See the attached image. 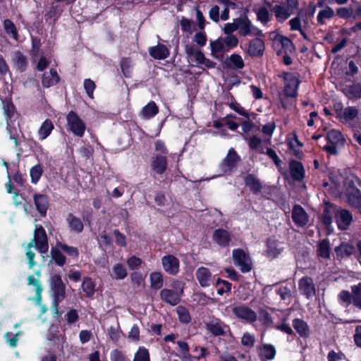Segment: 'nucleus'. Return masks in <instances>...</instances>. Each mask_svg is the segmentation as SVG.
<instances>
[{"label":"nucleus","instance_id":"1","mask_svg":"<svg viewBox=\"0 0 361 361\" xmlns=\"http://www.w3.org/2000/svg\"><path fill=\"white\" fill-rule=\"evenodd\" d=\"M35 243V247L40 253H46L49 249L47 241V236L45 230L42 226H36L34 232V238L32 241L27 245L26 255L28 259L29 267L32 269L35 265L34 262L35 253L30 249Z\"/></svg>","mask_w":361,"mask_h":361},{"label":"nucleus","instance_id":"2","mask_svg":"<svg viewBox=\"0 0 361 361\" xmlns=\"http://www.w3.org/2000/svg\"><path fill=\"white\" fill-rule=\"evenodd\" d=\"M357 185H360V182L353 175L348 176L343 180L344 192L348 204L361 213V192Z\"/></svg>","mask_w":361,"mask_h":361},{"label":"nucleus","instance_id":"3","mask_svg":"<svg viewBox=\"0 0 361 361\" xmlns=\"http://www.w3.org/2000/svg\"><path fill=\"white\" fill-rule=\"evenodd\" d=\"M184 50L188 61L195 62L196 66L199 68L204 66L207 68H215L216 63L206 58L202 51L192 42H185Z\"/></svg>","mask_w":361,"mask_h":361},{"label":"nucleus","instance_id":"4","mask_svg":"<svg viewBox=\"0 0 361 361\" xmlns=\"http://www.w3.org/2000/svg\"><path fill=\"white\" fill-rule=\"evenodd\" d=\"M49 286L53 293L52 308L58 312V306L64 298L66 295V286L60 275L53 273L49 279Z\"/></svg>","mask_w":361,"mask_h":361},{"label":"nucleus","instance_id":"5","mask_svg":"<svg viewBox=\"0 0 361 361\" xmlns=\"http://www.w3.org/2000/svg\"><path fill=\"white\" fill-rule=\"evenodd\" d=\"M67 130L78 137H82L86 130V125L82 118L73 111H71L66 116Z\"/></svg>","mask_w":361,"mask_h":361},{"label":"nucleus","instance_id":"6","mask_svg":"<svg viewBox=\"0 0 361 361\" xmlns=\"http://www.w3.org/2000/svg\"><path fill=\"white\" fill-rule=\"evenodd\" d=\"M206 331L213 336H225L230 331L229 326L218 318H212L204 322Z\"/></svg>","mask_w":361,"mask_h":361},{"label":"nucleus","instance_id":"7","mask_svg":"<svg viewBox=\"0 0 361 361\" xmlns=\"http://www.w3.org/2000/svg\"><path fill=\"white\" fill-rule=\"evenodd\" d=\"M238 32L242 36H261L262 30L255 27L252 22L247 18H238Z\"/></svg>","mask_w":361,"mask_h":361},{"label":"nucleus","instance_id":"8","mask_svg":"<svg viewBox=\"0 0 361 361\" xmlns=\"http://www.w3.org/2000/svg\"><path fill=\"white\" fill-rule=\"evenodd\" d=\"M232 312L240 320L247 323H253L257 319V313L245 305L234 306L232 308Z\"/></svg>","mask_w":361,"mask_h":361},{"label":"nucleus","instance_id":"9","mask_svg":"<svg viewBox=\"0 0 361 361\" xmlns=\"http://www.w3.org/2000/svg\"><path fill=\"white\" fill-rule=\"evenodd\" d=\"M234 264L240 267L242 272H249L252 269L250 257L243 250L236 249L233 251Z\"/></svg>","mask_w":361,"mask_h":361},{"label":"nucleus","instance_id":"10","mask_svg":"<svg viewBox=\"0 0 361 361\" xmlns=\"http://www.w3.org/2000/svg\"><path fill=\"white\" fill-rule=\"evenodd\" d=\"M224 103L228 105L231 109L235 111L236 113L240 114V116H244L247 119H255V114L253 112H250L245 110L241 105L238 103L233 97L228 93L226 94L224 97Z\"/></svg>","mask_w":361,"mask_h":361},{"label":"nucleus","instance_id":"11","mask_svg":"<svg viewBox=\"0 0 361 361\" xmlns=\"http://www.w3.org/2000/svg\"><path fill=\"white\" fill-rule=\"evenodd\" d=\"M164 270L169 274L175 276L179 272V259L173 255H167L161 258Z\"/></svg>","mask_w":361,"mask_h":361},{"label":"nucleus","instance_id":"12","mask_svg":"<svg viewBox=\"0 0 361 361\" xmlns=\"http://www.w3.org/2000/svg\"><path fill=\"white\" fill-rule=\"evenodd\" d=\"M298 288L301 294L307 299L313 298L316 294L315 286L312 278L304 276L298 282Z\"/></svg>","mask_w":361,"mask_h":361},{"label":"nucleus","instance_id":"13","mask_svg":"<svg viewBox=\"0 0 361 361\" xmlns=\"http://www.w3.org/2000/svg\"><path fill=\"white\" fill-rule=\"evenodd\" d=\"M336 221L341 230H347L353 221L352 213L345 209H338L335 214Z\"/></svg>","mask_w":361,"mask_h":361},{"label":"nucleus","instance_id":"14","mask_svg":"<svg viewBox=\"0 0 361 361\" xmlns=\"http://www.w3.org/2000/svg\"><path fill=\"white\" fill-rule=\"evenodd\" d=\"M182 293V288H180L179 290L164 288L160 291V297L165 302L174 306L180 302Z\"/></svg>","mask_w":361,"mask_h":361},{"label":"nucleus","instance_id":"15","mask_svg":"<svg viewBox=\"0 0 361 361\" xmlns=\"http://www.w3.org/2000/svg\"><path fill=\"white\" fill-rule=\"evenodd\" d=\"M195 276L202 287L210 286L214 280V276L210 270L204 267H200L197 269Z\"/></svg>","mask_w":361,"mask_h":361},{"label":"nucleus","instance_id":"16","mask_svg":"<svg viewBox=\"0 0 361 361\" xmlns=\"http://www.w3.org/2000/svg\"><path fill=\"white\" fill-rule=\"evenodd\" d=\"M293 46L290 39L281 35H276L273 39V47L279 55L283 51H291Z\"/></svg>","mask_w":361,"mask_h":361},{"label":"nucleus","instance_id":"17","mask_svg":"<svg viewBox=\"0 0 361 361\" xmlns=\"http://www.w3.org/2000/svg\"><path fill=\"white\" fill-rule=\"evenodd\" d=\"M292 219L298 226H305L309 221V216L305 210L298 204L294 205L292 210Z\"/></svg>","mask_w":361,"mask_h":361},{"label":"nucleus","instance_id":"18","mask_svg":"<svg viewBox=\"0 0 361 361\" xmlns=\"http://www.w3.org/2000/svg\"><path fill=\"white\" fill-rule=\"evenodd\" d=\"M285 88L284 93L287 97H294L297 95V90L299 85L298 79L291 75L286 74L284 78Z\"/></svg>","mask_w":361,"mask_h":361},{"label":"nucleus","instance_id":"19","mask_svg":"<svg viewBox=\"0 0 361 361\" xmlns=\"http://www.w3.org/2000/svg\"><path fill=\"white\" fill-rule=\"evenodd\" d=\"M240 160V157L234 150L231 148L227 154V156L223 160L221 167L224 172H228L235 166V164Z\"/></svg>","mask_w":361,"mask_h":361},{"label":"nucleus","instance_id":"20","mask_svg":"<svg viewBox=\"0 0 361 361\" xmlns=\"http://www.w3.org/2000/svg\"><path fill=\"white\" fill-rule=\"evenodd\" d=\"M264 48V41L262 39L256 37L250 42L247 53L251 56H262Z\"/></svg>","mask_w":361,"mask_h":361},{"label":"nucleus","instance_id":"21","mask_svg":"<svg viewBox=\"0 0 361 361\" xmlns=\"http://www.w3.org/2000/svg\"><path fill=\"white\" fill-rule=\"evenodd\" d=\"M210 48H211V55L219 60L221 61L224 58V54L227 49L221 39V38H218L214 41L210 42Z\"/></svg>","mask_w":361,"mask_h":361},{"label":"nucleus","instance_id":"22","mask_svg":"<svg viewBox=\"0 0 361 361\" xmlns=\"http://www.w3.org/2000/svg\"><path fill=\"white\" fill-rule=\"evenodd\" d=\"M152 171L157 174H163L167 168V159L166 156L155 154L151 163Z\"/></svg>","mask_w":361,"mask_h":361},{"label":"nucleus","instance_id":"23","mask_svg":"<svg viewBox=\"0 0 361 361\" xmlns=\"http://www.w3.org/2000/svg\"><path fill=\"white\" fill-rule=\"evenodd\" d=\"M149 54L154 59L163 60L169 56L170 50L165 45L158 44L156 46L149 47Z\"/></svg>","mask_w":361,"mask_h":361},{"label":"nucleus","instance_id":"24","mask_svg":"<svg viewBox=\"0 0 361 361\" xmlns=\"http://www.w3.org/2000/svg\"><path fill=\"white\" fill-rule=\"evenodd\" d=\"M334 251L338 258H345L354 254L355 252V248L352 243L343 242L334 248Z\"/></svg>","mask_w":361,"mask_h":361},{"label":"nucleus","instance_id":"25","mask_svg":"<svg viewBox=\"0 0 361 361\" xmlns=\"http://www.w3.org/2000/svg\"><path fill=\"white\" fill-rule=\"evenodd\" d=\"M59 81V76L55 68H51L48 72L44 73L42 82L44 87L48 88L56 85Z\"/></svg>","mask_w":361,"mask_h":361},{"label":"nucleus","instance_id":"26","mask_svg":"<svg viewBox=\"0 0 361 361\" xmlns=\"http://www.w3.org/2000/svg\"><path fill=\"white\" fill-rule=\"evenodd\" d=\"M276 353V349L271 344H262L258 348V355L262 361L273 360Z\"/></svg>","mask_w":361,"mask_h":361},{"label":"nucleus","instance_id":"27","mask_svg":"<svg viewBox=\"0 0 361 361\" xmlns=\"http://www.w3.org/2000/svg\"><path fill=\"white\" fill-rule=\"evenodd\" d=\"M271 11L274 13L276 20L280 23L284 22L293 14L283 4L273 6Z\"/></svg>","mask_w":361,"mask_h":361},{"label":"nucleus","instance_id":"28","mask_svg":"<svg viewBox=\"0 0 361 361\" xmlns=\"http://www.w3.org/2000/svg\"><path fill=\"white\" fill-rule=\"evenodd\" d=\"M109 274L112 279L123 280L128 275V271L124 264L116 263L109 271Z\"/></svg>","mask_w":361,"mask_h":361},{"label":"nucleus","instance_id":"29","mask_svg":"<svg viewBox=\"0 0 361 361\" xmlns=\"http://www.w3.org/2000/svg\"><path fill=\"white\" fill-rule=\"evenodd\" d=\"M213 240L219 245L226 247L228 245L231 237L228 232L224 229H216L213 233Z\"/></svg>","mask_w":361,"mask_h":361},{"label":"nucleus","instance_id":"30","mask_svg":"<svg viewBox=\"0 0 361 361\" xmlns=\"http://www.w3.org/2000/svg\"><path fill=\"white\" fill-rule=\"evenodd\" d=\"M290 169L293 179L300 180L304 178L305 170L300 162L298 161H291L290 163Z\"/></svg>","mask_w":361,"mask_h":361},{"label":"nucleus","instance_id":"31","mask_svg":"<svg viewBox=\"0 0 361 361\" xmlns=\"http://www.w3.org/2000/svg\"><path fill=\"white\" fill-rule=\"evenodd\" d=\"M34 201L36 208L40 214L45 216L49 205L47 197L44 195H35Z\"/></svg>","mask_w":361,"mask_h":361},{"label":"nucleus","instance_id":"32","mask_svg":"<svg viewBox=\"0 0 361 361\" xmlns=\"http://www.w3.org/2000/svg\"><path fill=\"white\" fill-rule=\"evenodd\" d=\"M331 246L328 239H323L317 245V255L319 258L329 259L330 258Z\"/></svg>","mask_w":361,"mask_h":361},{"label":"nucleus","instance_id":"33","mask_svg":"<svg viewBox=\"0 0 361 361\" xmlns=\"http://www.w3.org/2000/svg\"><path fill=\"white\" fill-rule=\"evenodd\" d=\"M245 183L255 194L260 192L263 187L260 180L252 174H249L245 177Z\"/></svg>","mask_w":361,"mask_h":361},{"label":"nucleus","instance_id":"34","mask_svg":"<svg viewBox=\"0 0 361 361\" xmlns=\"http://www.w3.org/2000/svg\"><path fill=\"white\" fill-rule=\"evenodd\" d=\"M288 144L293 154L298 158H301L302 152L300 149L302 147V144L298 140L296 134L294 133L293 137L288 138Z\"/></svg>","mask_w":361,"mask_h":361},{"label":"nucleus","instance_id":"35","mask_svg":"<svg viewBox=\"0 0 361 361\" xmlns=\"http://www.w3.org/2000/svg\"><path fill=\"white\" fill-rule=\"evenodd\" d=\"M267 255L268 257L271 258L278 256L282 250L281 244L271 239H269L267 240Z\"/></svg>","mask_w":361,"mask_h":361},{"label":"nucleus","instance_id":"36","mask_svg":"<svg viewBox=\"0 0 361 361\" xmlns=\"http://www.w3.org/2000/svg\"><path fill=\"white\" fill-rule=\"evenodd\" d=\"M158 111L157 104L154 102H150L142 108L140 115L145 119H149L156 116Z\"/></svg>","mask_w":361,"mask_h":361},{"label":"nucleus","instance_id":"37","mask_svg":"<svg viewBox=\"0 0 361 361\" xmlns=\"http://www.w3.org/2000/svg\"><path fill=\"white\" fill-rule=\"evenodd\" d=\"M293 326L300 336L307 337L309 335V327L305 321L300 319H295L293 321Z\"/></svg>","mask_w":361,"mask_h":361},{"label":"nucleus","instance_id":"38","mask_svg":"<svg viewBox=\"0 0 361 361\" xmlns=\"http://www.w3.org/2000/svg\"><path fill=\"white\" fill-rule=\"evenodd\" d=\"M359 114L358 109L355 106H348L345 108L340 114L341 118L347 123L353 121Z\"/></svg>","mask_w":361,"mask_h":361},{"label":"nucleus","instance_id":"39","mask_svg":"<svg viewBox=\"0 0 361 361\" xmlns=\"http://www.w3.org/2000/svg\"><path fill=\"white\" fill-rule=\"evenodd\" d=\"M54 124L49 119H46L38 130V135L41 140H45L54 129Z\"/></svg>","mask_w":361,"mask_h":361},{"label":"nucleus","instance_id":"40","mask_svg":"<svg viewBox=\"0 0 361 361\" xmlns=\"http://www.w3.org/2000/svg\"><path fill=\"white\" fill-rule=\"evenodd\" d=\"M219 4L224 6V9L221 13V19L224 21L229 18L230 9H235L236 5L230 0H216Z\"/></svg>","mask_w":361,"mask_h":361},{"label":"nucleus","instance_id":"41","mask_svg":"<svg viewBox=\"0 0 361 361\" xmlns=\"http://www.w3.org/2000/svg\"><path fill=\"white\" fill-rule=\"evenodd\" d=\"M67 222L72 231L80 233L83 229V224L80 219L73 216V214L68 215Z\"/></svg>","mask_w":361,"mask_h":361},{"label":"nucleus","instance_id":"42","mask_svg":"<svg viewBox=\"0 0 361 361\" xmlns=\"http://www.w3.org/2000/svg\"><path fill=\"white\" fill-rule=\"evenodd\" d=\"M334 213V208L331 204H326L324 208L322 214V223L326 226H329L332 223L333 214Z\"/></svg>","mask_w":361,"mask_h":361},{"label":"nucleus","instance_id":"43","mask_svg":"<svg viewBox=\"0 0 361 361\" xmlns=\"http://www.w3.org/2000/svg\"><path fill=\"white\" fill-rule=\"evenodd\" d=\"M352 290V303L353 305L361 310V283L353 286Z\"/></svg>","mask_w":361,"mask_h":361},{"label":"nucleus","instance_id":"44","mask_svg":"<svg viewBox=\"0 0 361 361\" xmlns=\"http://www.w3.org/2000/svg\"><path fill=\"white\" fill-rule=\"evenodd\" d=\"M334 16V10L327 6L324 9L320 11L318 13L317 20L318 24L324 25L326 23V20H329L332 18Z\"/></svg>","mask_w":361,"mask_h":361},{"label":"nucleus","instance_id":"45","mask_svg":"<svg viewBox=\"0 0 361 361\" xmlns=\"http://www.w3.org/2000/svg\"><path fill=\"white\" fill-rule=\"evenodd\" d=\"M326 139L329 143L334 145H341L343 142V139L341 133L336 130H331L326 134Z\"/></svg>","mask_w":361,"mask_h":361},{"label":"nucleus","instance_id":"46","mask_svg":"<svg viewBox=\"0 0 361 361\" xmlns=\"http://www.w3.org/2000/svg\"><path fill=\"white\" fill-rule=\"evenodd\" d=\"M82 288L86 296L92 297L95 292V283L90 278H85L82 283Z\"/></svg>","mask_w":361,"mask_h":361},{"label":"nucleus","instance_id":"47","mask_svg":"<svg viewBox=\"0 0 361 361\" xmlns=\"http://www.w3.org/2000/svg\"><path fill=\"white\" fill-rule=\"evenodd\" d=\"M4 27L6 30V32L8 35H10L16 41L18 40V34L16 27L11 20L8 19L5 20L4 21Z\"/></svg>","mask_w":361,"mask_h":361},{"label":"nucleus","instance_id":"48","mask_svg":"<svg viewBox=\"0 0 361 361\" xmlns=\"http://www.w3.org/2000/svg\"><path fill=\"white\" fill-rule=\"evenodd\" d=\"M13 61L18 69L21 71L25 70L27 66V60L22 53L16 51L13 56Z\"/></svg>","mask_w":361,"mask_h":361},{"label":"nucleus","instance_id":"49","mask_svg":"<svg viewBox=\"0 0 361 361\" xmlns=\"http://www.w3.org/2000/svg\"><path fill=\"white\" fill-rule=\"evenodd\" d=\"M216 285L217 287V293L220 295H222L226 293H228L231 290V283L221 279H217Z\"/></svg>","mask_w":361,"mask_h":361},{"label":"nucleus","instance_id":"50","mask_svg":"<svg viewBox=\"0 0 361 361\" xmlns=\"http://www.w3.org/2000/svg\"><path fill=\"white\" fill-rule=\"evenodd\" d=\"M151 286L154 289H160L163 286V276L160 272H152L150 274Z\"/></svg>","mask_w":361,"mask_h":361},{"label":"nucleus","instance_id":"51","mask_svg":"<svg viewBox=\"0 0 361 361\" xmlns=\"http://www.w3.org/2000/svg\"><path fill=\"white\" fill-rule=\"evenodd\" d=\"M247 142L250 149L257 150L261 154L264 153V149L262 146V141L261 138L257 136H252L247 139Z\"/></svg>","mask_w":361,"mask_h":361},{"label":"nucleus","instance_id":"52","mask_svg":"<svg viewBox=\"0 0 361 361\" xmlns=\"http://www.w3.org/2000/svg\"><path fill=\"white\" fill-rule=\"evenodd\" d=\"M345 93L351 98L361 97V86L359 84H353L344 90Z\"/></svg>","mask_w":361,"mask_h":361},{"label":"nucleus","instance_id":"53","mask_svg":"<svg viewBox=\"0 0 361 361\" xmlns=\"http://www.w3.org/2000/svg\"><path fill=\"white\" fill-rule=\"evenodd\" d=\"M133 361H150V357L148 350L143 347H139L135 353Z\"/></svg>","mask_w":361,"mask_h":361},{"label":"nucleus","instance_id":"54","mask_svg":"<svg viewBox=\"0 0 361 361\" xmlns=\"http://www.w3.org/2000/svg\"><path fill=\"white\" fill-rule=\"evenodd\" d=\"M227 51H229L235 47H237L238 44V39L234 35H226V36L224 38L221 37Z\"/></svg>","mask_w":361,"mask_h":361},{"label":"nucleus","instance_id":"55","mask_svg":"<svg viewBox=\"0 0 361 361\" xmlns=\"http://www.w3.org/2000/svg\"><path fill=\"white\" fill-rule=\"evenodd\" d=\"M288 319V314H286L281 319V323L276 324L275 328L282 332H284L287 334L291 335L293 334V331L290 326L286 324V321Z\"/></svg>","mask_w":361,"mask_h":361},{"label":"nucleus","instance_id":"56","mask_svg":"<svg viewBox=\"0 0 361 361\" xmlns=\"http://www.w3.org/2000/svg\"><path fill=\"white\" fill-rule=\"evenodd\" d=\"M229 62L230 66L235 69H242L244 67V61L238 54H231L229 58Z\"/></svg>","mask_w":361,"mask_h":361},{"label":"nucleus","instance_id":"57","mask_svg":"<svg viewBox=\"0 0 361 361\" xmlns=\"http://www.w3.org/2000/svg\"><path fill=\"white\" fill-rule=\"evenodd\" d=\"M276 293L280 295L281 299L284 301L289 302L292 298V293L290 288L286 286H280L277 290Z\"/></svg>","mask_w":361,"mask_h":361},{"label":"nucleus","instance_id":"58","mask_svg":"<svg viewBox=\"0 0 361 361\" xmlns=\"http://www.w3.org/2000/svg\"><path fill=\"white\" fill-rule=\"evenodd\" d=\"M255 343V337L253 334L245 332L241 338V344L247 348H251L254 346Z\"/></svg>","mask_w":361,"mask_h":361},{"label":"nucleus","instance_id":"59","mask_svg":"<svg viewBox=\"0 0 361 361\" xmlns=\"http://www.w3.org/2000/svg\"><path fill=\"white\" fill-rule=\"evenodd\" d=\"M51 255L52 259L57 265L60 267L64 265L66 263V257L58 249H51Z\"/></svg>","mask_w":361,"mask_h":361},{"label":"nucleus","instance_id":"60","mask_svg":"<svg viewBox=\"0 0 361 361\" xmlns=\"http://www.w3.org/2000/svg\"><path fill=\"white\" fill-rule=\"evenodd\" d=\"M176 312L178 315L179 320L183 323H188L190 322V316L188 310L183 307L178 306L176 308Z\"/></svg>","mask_w":361,"mask_h":361},{"label":"nucleus","instance_id":"61","mask_svg":"<svg viewBox=\"0 0 361 361\" xmlns=\"http://www.w3.org/2000/svg\"><path fill=\"white\" fill-rule=\"evenodd\" d=\"M42 174V169L39 164L35 165L30 169V177L32 183L36 184Z\"/></svg>","mask_w":361,"mask_h":361},{"label":"nucleus","instance_id":"62","mask_svg":"<svg viewBox=\"0 0 361 361\" xmlns=\"http://www.w3.org/2000/svg\"><path fill=\"white\" fill-rule=\"evenodd\" d=\"M177 344L180 353V357L182 360L189 359L190 357V355L189 353V346L188 343L185 341H179L177 342Z\"/></svg>","mask_w":361,"mask_h":361},{"label":"nucleus","instance_id":"63","mask_svg":"<svg viewBox=\"0 0 361 361\" xmlns=\"http://www.w3.org/2000/svg\"><path fill=\"white\" fill-rule=\"evenodd\" d=\"M57 247L61 249L66 252L69 256L76 258L78 257V250L76 247L73 246H68L61 243H57Z\"/></svg>","mask_w":361,"mask_h":361},{"label":"nucleus","instance_id":"64","mask_svg":"<svg viewBox=\"0 0 361 361\" xmlns=\"http://www.w3.org/2000/svg\"><path fill=\"white\" fill-rule=\"evenodd\" d=\"M276 129V123L271 121L262 126L261 131L265 136L271 137Z\"/></svg>","mask_w":361,"mask_h":361}]
</instances>
